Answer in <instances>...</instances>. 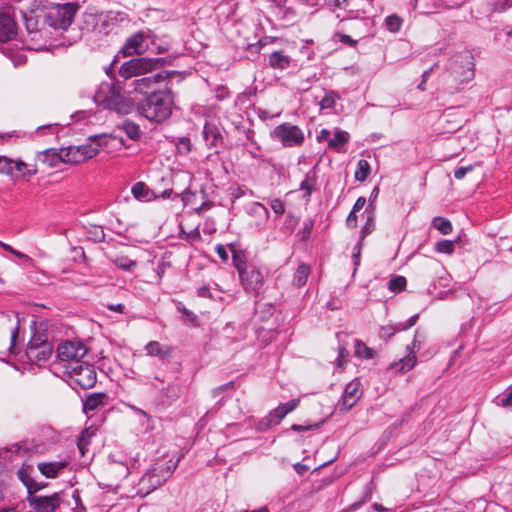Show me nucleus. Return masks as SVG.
Listing matches in <instances>:
<instances>
[{"label":"nucleus","mask_w":512,"mask_h":512,"mask_svg":"<svg viewBox=\"0 0 512 512\" xmlns=\"http://www.w3.org/2000/svg\"><path fill=\"white\" fill-rule=\"evenodd\" d=\"M174 96L169 88L153 90L136 102L137 113L152 124H163L172 115Z\"/></svg>","instance_id":"obj_1"},{"label":"nucleus","mask_w":512,"mask_h":512,"mask_svg":"<svg viewBox=\"0 0 512 512\" xmlns=\"http://www.w3.org/2000/svg\"><path fill=\"white\" fill-rule=\"evenodd\" d=\"M475 76L474 57L466 52L456 56L450 63L443 80L450 92H458L461 86L472 81Z\"/></svg>","instance_id":"obj_2"},{"label":"nucleus","mask_w":512,"mask_h":512,"mask_svg":"<svg viewBox=\"0 0 512 512\" xmlns=\"http://www.w3.org/2000/svg\"><path fill=\"white\" fill-rule=\"evenodd\" d=\"M93 99L97 105L118 114H129L132 109L130 101L124 97L122 87L118 82H102Z\"/></svg>","instance_id":"obj_3"},{"label":"nucleus","mask_w":512,"mask_h":512,"mask_svg":"<svg viewBox=\"0 0 512 512\" xmlns=\"http://www.w3.org/2000/svg\"><path fill=\"white\" fill-rule=\"evenodd\" d=\"M175 56L165 57H137L124 62L119 68V75L125 80L150 73L153 70L171 65Z\"/></svg>","instance_id":"obj_4"},{"label":"nucleus","mask_w":512,"mask_h":512,"mask_svg":"<svg viewBox=\"0 0 512 512\" xmlns=\"http://www.w3.org/2000/svg\"><path fill=\"white\" fill-rule=\"evenodd\" d=\"M79 9L80 5L77 2L56 4L47 10L45 23L56 30H67L74 21Z\"/></svg>","instance_id":"obj_5"},{"label":"nucleus","mask_w":512,"mask_h":512,"mask_svg":"<svg viewBox=\"0 0 512 512\" xmlns=\"http://www.w3.org/2000/svg\"><path fill=\"white\" fill-rule=\"evenodd\" d=\"M238 275L240 284L246 293L254 296L260 294L265 283V274L260 266L251 263Z\"/></svg>","instance_id":"obj_6"},{"label":"nucleus","mask_w":512,"mask_h":512,"mask_svg":"<svg viewBox=\"0 0 512 512\" xmlns=\"http://www.w3.org/2000/svg\"><path fill=\"white\" fill-rule=\"evenodd\" d=\"M270 136L273 140L281 142L285 147L301 146L305 140L302 129L289 122L276 126L271 131Z\"/></svg>","instance_id":"obj_7"},{"label":"nucleus","mask_w":512,"mask_h":512,"mask_svg":"<svg viewBox=\"0 0 512 512\" xmlns=\"http://www.w3.org/2000/svg\"><path fill=\"white\" fill-rule=\"evenodd\" d=\"M87 347L81 341L66 340L56 349V357L62 362H69L67 368L80 362L87 354Z\"/></svg>","instance_id":"obj_8"},{"label":"nucleus","mask_w":512,"mask_h":512,"mask_svg":"<svg viewBox=\"0 0 512 512\" xmlns=\"http://www.w3.org/2000/svg\"><path fill=\"white\" fill-rule=\"evenodd\" d=\"M69 369L70 378L82 389H89L95 385L97 374L93 365L81 360L75 365H71Z\"/></svg>","instance_id":"obj_9"},{"label":"nucleus","mask_w":512,"mask_h":512,"mask_svg":"<svg viewBox=\"0 0 512 512\" xmlns=\"http://www.w3.org/2000/svg\"><path fill=\"white\" fill-rule=\"evenodd\" d=\"M32 512H56L60 507L62 499L60 493L56 492L49 496H27Z\"/></svg>","instance_id":"obj_10"},{"label":"nucleus","mask_w":512,"mask_h":512,"mask_svg":"<svg viewBox=\"0 0 512 512\" xmlns=\"http://www.w3.org/2000/svg\"><path fill=\"white\" fill-rule=\"evenodd\" d=\"M202 135L209 149H214L218 153L219 150L224 148L222 129L215 123L205 122Z\"/></svg>","instance_id":"obj_11"},{"label":"nucleus","mask_w":512,"mask_h":512,"mask_svg":"<svg viewBox=\"0 0 512 512\" xmlns=\"http://www.w3.org/2000/svg\"><path fill=\"white\" fill-rule=\"evenodd\" d=\"M147 49L146 34L144 32H137L126 40L123 47L119 50V54H122L124 57L134 54L140 55Z\"/></svg>","instance_id":"obj_12"},{"label":"nucleus","mask_w":512,"mask_h":512,"mask_svg":"<svg viewBox=\"0 0 512 512\" xmlns=\"http://www.w3.org/2000/svg\"><path fill=\"white\" fill-rule=\"evenodd\" d=\"M171 73L167 71H160L153 75L144 76L141 78H136L132 81L131 86H133L134 91L143 94L144 96L150 93V89L154 84L160 83L166 80Z\"/></svg>","instance_id":"obj_13"},{"label":"nucleus","mask_w":512,"mask_h":512,"mask_svg":"<svg viewBox=\"0 0 512 512\" xmlns=\"http://www.w3.org/2000/svg\"><path fill=\"white\" fill-rule=\"evenodd\" d=\"M360 395V383L356 380L349 382L344 389L341 401L338 403L339 409L343 412L349 411L357 403Z\"/></svg>","instance_id":"obj_14"},{"label":"nucleus","mask_w":512,"mask_h":512,"mask_svg":"<svg viewBox=\"0 0 512 512\" xmlns=\"http://www.w3.org/2000/svg\"><path fill=\"white\" fill-rule=\"evenodd\" d=\"M286 415L287 411L283 410V408L278 405L267 416L258 421L256 424V430L258 432H265L270 428L277 426Z\"/></svg>","instance_id":"obj_15"},{"label":"nucleus","mask_w":512,"mask_h":512,"mask_svg":"<svg viewBox=\"0 0 512 512\" xmlns=\"http://www.w3.org/2000/svg\"><path fill=\"white\" fill-rule=\"evenodd\" d=\"M16 36V23L7 13L0 11V43H7Z\"/></svg>","instance_id":"obj_16"},{"label":"nucleus","mask_w":512,"mask_h":512,"mask_svg":"<svg viewBox=\"0 0 512 512\" xmlns=\"http://www.w3.org/2000/svg\"><path fill=\"white\" fill-rule=\"evenodd\" d=\"M232 256L233 266L236 268L237 273H241L243 269L249 266L247 263V252L240 242H231L227 245Z\"/></svg>","instance_id":"obj_17"},{"label":"nucleus","mask_w":512,"mask_h":512,"mask_svg":"<svg viewBox=\"0 0 512 512\" xmlns=\"http://www.w3.org/2000/svg\"><path fill=\"white\" fill-rule=\"evenodd\" d=\"M419 318L418 314H414L407 321L400 322L396 325L382 326L379 329V337L388 341L397 331H405L413 327Z\"/></svg>","instance_id":"obj_18"},{"label":"nucleus","mask_w":512,"mask_h":512,"mask_svg":"<svg viewBox=\"0 0 512 512\" xmlns=\"http://www.w3.org/2000/svg\"><path fill=\"white\" fill-rule=\"evenodd\" d=\"M68 466L66 461H42L37 464L39 472L46 478L58 477Z\"/></svg>","instance_id":"obj_19"},{"label":"nucleus","mask_w":512,"mask_h":512,"mask_svg":"<svg viewBox=\"0 0 512 512\" xmlns=\"http://www.w3.org/2000/svg\"><path fill=\"white\" fill-rule=\"evenodd\" d=\"M53 354L52 343H44L43 346L25 351V355L30 362H46Z\"/></svg>","instance_id":"obj_20"},{"label":"nucleus","mask_w":512,"mask_h":512,"mask_svg":"<svg viewBox=\"0 0 512 512\" xmlns=\"http://www.w3.org/2000/svg\"><path fill=\"white\" fill-rule=\"evenodd\" d=\"M38 160L48 167H56L64 163L63 151L61 149L50 148L39 153Z\"/></svg>","instance_id":"obj_21"},{"label":"nucleus","mask_w":512,"mask_h":512,"mask_svg":"<svg viewBox=\"0 0 512 512\" xmlns=\"http://www.w3.org/2000/svg\"><path fill=\"white\" fill-rule=\"evenodd\" d=\"M416 363H417V358L415 356V351L410 350L409 353L405 357L399 359L398 361L392 362L389 365V369L395 370V371L401 372V373L408 372L414 368Z\"/></svg>","instance_id":"obj_22"},{"label":"nucleus","mask_w":512,"mask_h":512,"mask_svg":"<svg viewBox=\"0 0 512 512\" xmlns=\"http://www.w3.org/2000/svg\"><path fill=\"white\" fill-rule=\"evenodd\" d=\"M145 351L147 355L158 357L160 360H165L171 355V347L167 345H162L158 341H150L145 346Z\"/></svg>","instance_id":"obj_23"},{"label":"nucleus","mask_w":512,"mask_h":512,"mask_svg":"<svg viewBox=\"0 0 512 512\" xmlns=\"http://www.w3.org/2000/svg\"><path fill=\"white\" fill-rule=\"evenodd\" d=\"M132 195L137 200L151 201L158 199V195L144 183L137 182L131 188Z\"/></svg>","instance_id":"obj_24"},{"label":"nucleus","mask_w":512,"mask_h":512,"mask_svg":"<svg viewBox=\"0 0 512 512\" xmlns=\"http://www.w3.org/2000/svg\"><path fill=\"white\" fill-rule=\"evenodd\" d=\"M107 398L105 393H93L89 395L83 403V411L87 414L104 406V399Z\"/></svg>","instance_id":"obj_25"},{"label":"nucleus","mask_w":512,"mask_h":512,"mask_svg":"<svg viewBox=\"0 0 512 512\" xmlns=\"http://www.w3.org/2000/svg\"><path fill=\"white\" fill-rule=\"evenodd\" d=\"M34 467L31 464L23 463L22 466L17 471V477L22 482V484L26 487L27 491L31 489L32 484L34 483L33 478Z\"/></svg>","instance_id":"obj_26"},{"label":"nucleus","mask_w":512,"mask_h":512,"mask_svg":"<svg viewBox=\"0 0 512 512\" xmlns=\"http://www.w3.org/2000/svg\"><path fill=\"white\" fill-rule=\"evenodd\" d=\"M182 394V388L177 383L169 384L162 392V403L170 405L175 402Z\"/></svg>","instance_id":"obj_27"},{"label":"nucleus","mask_w":512,"mask_h":512,"mask_svg":"<svg viewBox=\"0 0 512 512\" xmlns=\"http://www.w3.org/2000/svg\"><path fill=\"white\" fill-rule=\"evenodd\" d=\"M269 65L274 69H286L290 65V57L283 51H274L269 55Z\"/></svg>","instance_id":"obj_28"},{"label":"nucleus","mask_w":512,"mask_h":512,"mask_svg":"<svg viewBox=\"0 0 512 512\" xmlns=\"http://www.w3.org/2000/svg\"><path fill=\"white\" fill-rule=\"evenodd\" d=\"M13 172L15 179L19 178H29L36 174L37 170L35 168H30L29 165L21 160L13 161Z\"/></svg>","instance_id":"obj_29"},{"label":"nucleus","mask_w":512,"mask_h":512,"mask_svg":"<svg viewBox=\"0 0 512 512\" xmlns=\"http://www.w3.org/2000/svg\"><path fill=\"white\" fill-rule=\"evenodd\" d=\"M311 268L308 264L301 263L298 268L296 269V272L293 277V285L300 288L304 286L307 282V279L310 275Z\"/></svg>","instance_id":"obj_30"},{"label":"nucleus","mask_w":512,"mask_h":512,"mask_svg":"<svg viewBox=\"0 0 512 512\" xmlns=\"http://www.w3.org/2000/svg\"><path fill=\"white\" fill-rule=\"evenodd\" d=\"M62 151H63L64 163L80 164L82 162H85V156H81L80 153H78L79 148H76V146H69L67 148H62Z\"/></svg>","instance_id":"obj_31"},{"label":"nucleus","mask_w":512,"mask_h":512,"mask_svg":"<svg viewBox=\"0 0 512 512\" xmlns=\"http://www.w3.org/2000/svg\"><path fill=\"white\" fill-rule=\"evenodd\" d=\"M142 481H147L152 490H154L164 484L166 479L159 472L158 468H154L142 477Z\"/></svg>","instance_id":"obj_32"},{"label":"nucleus","mask_w":512,"mask_h":512,"mask_svg":"<svg viewBox=\"0 0 512 512\" xmlns=\"http://www.w3.org/2000/svg\"><path fill=\"white\" fill-rule=\"evenodd\" d=\"M111 262L119 269L123 271H132L137 267V262L135 260L130 259L126 255H116L111 258Z\"/></svg>","instance_id":"obj_33"},{"label":"nucleus","mask_w":512,"mask_h":512,"mask_svg":"<svg viewBox=\"0 0 512 512\" xmlns=\"http://www.w3.org/2000/svg\"><path fill=\"white\" fill-rule=\"evenodd\" d=\"M126 136L131 140H138L141 137V130L138 124L130 120H124L120 126Z\"/></svg>","instance_id":"obj_34"},{"label":"nucleus","mask_w":512,"mask_h":512,"mask_svg":"<svg viewBox=\"0 0 512 512\" xmlns=\"http://www.w3.org/2000/svg\"><path fill=\"white\" fill-rule=\"evenodd\" d=\"M349 133L336 130L334 136L328 140V147L340 151L341 147L349 141Z\"/></svg>","instance_id":"obj_35"},{"label":"nucleus","mask_w":512,"mask_h":512,"mask_svg":"<svg viewBox=\"0 0 512 512\" xmlns=\"http://www.w3.org/2000/svg\"><path fill=\"white\" fill-rule=\"evenodd\" d=\"M44 343H51L48 339V334L44 331H34L29 342L26 345L25 351H29L32 350L33 348L43 346Z\"/></svg>","instance_id":"obj_36"},{"label":"nucleus","mask_w":512,"mask_h":512,"mask_svg":"<svg viewBox=\"0 0 512 512\" xmlns=\"http://www.w3.org/2000/svg\"><path fill=\"white\" fill-rule=\"evenodd\" d=\"M354 353L356 357L363 358V359H372L375 356V351L368 347L364 342H362L359 339L355 340L354 345Z\"/></svg>","instance_id":"obj_37"},{"label":"nucleus","mask_w":512,"mask_h":512,"mask_svg":"<svg viewBox=\"0 0 512 512\" xmlns=\"http://www.w3.org/2000/svg\"><path fill=\"white\" fill-rule=\"evenodd\" d=\"M370 208L371 204H369L365 210V214L367 215V217L366 222L361 229L360 240L362 241L366 236H368L375 230V216L374 213L370 211Z\"/></svg>","instance_id":"obj_38"},{"label":"nucleus","mask_w":512,"mask_h":512,"mask_svg":"<svg viewBox=\"0 0 512 512\" xmlns=\"http://www.w3.org/2000/svg\"><path fill=\"white\" fill-rule=\"evenodd\" d=\"M340 99L336 91L329 90L325 92L324 97L320 100L319 106L321 110L333 109L337 100Z\"/></svg>","instance_id":"obj_39"},{"label":"nucleus","mask_w":512,"mask_h":512,"mask_svg":"<svg viewBox=\"0 0 512 512\" xmlns=\"http://www.w3.org/2000/svg\"><path fill=\"white\" fill-rule=\"evenodd\" d=\"M494 403L502 408L512 409V385L494 398Z\"/></svg>","instance_id":"obj_40"},{"label":"nucleus","mask_w":512,"mask_h":512,"mask_svg":"<svg viewBox=\"0 0 512 512\" xmlns=\"http://www.w3.org/2000/svg\"><path fill=\"white\" fill-rule=\"evenodd\" d=\"M176 308L182 314L181 320L184 323L191 324L193 326H196L198 324L197 315L193 311L187 309L183 303L178 302Z\"/></svg>","instance_id":"obj_41"},{"label":"nucleus","mask_w":512,"mask_h":512,"mask_svg":"<svg viewBox=\"0 0 512 512\" xmlns=\"http://www.w3.org/2000/svg\"><path fill=\"white\" fill-rule=\"evenodd\" d=\"M431 225L443 235H448L453 230L452 223L448 219L442 217H434Z\"/></svg>","instance_id":"obj_42"},{"label":"nucleus","mask_w":512,"mask_h":512,"mask_svg":"<svg viewBox=\"0 0 512 512\" xmlns=\"http://www.w3.org/2000/svg\"><path fill=\"white\" fill-rule=\"evenodd\" d=\"M370 170V165L366 160H359L354 174L355 179L360 182L365 181L370 175Z\"/></svg>","instance_id":"obj_43"},{"label":"nucleus","mask_w":512,"mask_h":512,"mask_svg":"<svg viewBox=\"0 0 512 512\" xmlns=\"http://www.w3.org/2000/svg\"><path fill=\"white\" fill-rule=\"evenodd\" d=\"M407 280L404 276L397 275L392 277L388 282V288L394 293L403 291L406 288Z\"/></svg>","instance_id":"obj_44"},{"label":"nucleus","mask_w":512,"mask_h":512,"mask_svg":"<svg viewBox=\"0 0 512 512\" xmlns=\"http://www.w3.org/2000/svg\"><path fill=\"white\" fill-rule=\"evenodd\" d=\"M403 20L396 14L389 15L385 18V26L388 31L397 33L400 31Z\"/></svg>","instance_id":"obj_45"},{"label":"nucleus","mask_w":512,"mask_h":512,"mask_svg":"<svg viewBox=\"0 0 512 512\" xmlns=\"http://www.w3.org/2000/svg\"><path fill=\"white\" fill-rule=\"evenodd\" d=\"M89 140L95 144L96 147H98V151L100 148L107 147L110 142L115 141L116 138L112 135L108 134H100V135H93L89 137Z\"/></svg>","instance_id":"obj_46"},{"label":"nucleus","mask_w":512,"mask_h":512,"mask_svg":"<svg viewBox=\"0 0 512 512\" xmlns=\"http://www.w3.org/2000/svg\"><path fill=\"white\" fill-rule=\"evenodd\" d=\"M332 41L334 43H341L345 46L356 47L357 41L354 40L351 36L344 34L341 31H336L332 36Z\"/></svg>","instance_id":"obj_47"},{"label":"nucleus","mask_w":512,"mask_h":512,"mask_svg":"<svg viewBox=\"0 0 512 512\" xmlns=\"http://www.w3.org/2000/svg\"><path fill=\"white\" fill-rule=\"evenodd\" d=\"M455 242L443 239L435 244V251L438 253L452 254L454 252Z\"/></svg>","instance_id":"obj_48"},{"label":"nucleus","mask_w":512,"mask_h":512,"mask_svg":"<svg viewBox=\"0 0 512 512\" xmlns=\"http://www.w3.org/2000/svg\"><path fill=\"white\" fill-rule=\"evenodd\" d=\"M13 159L6 156H0V173L14 176Z\"/></svg>","instance_id":"obj_49"},{"label":"nucleus","mask_w":512,"mask_h":512,"mask_svg":"<svg viewBox=\"0 0 512 512\" xmlns=\"http://www.w3.org/2000/svg\"><path fill=\"white\" fill-rule=\"evenodd\" d=\"M88 233L91 235V238L97 242L101 243L105 241V233L101 226H93Z\"/></svg>","instance_id":"obj_50"},{"label":"nucleus","mask_w":512,"mask_h":512,"mask_svg":"<svg viewBox=\"0 0 512 512\" xmlns=\"http://www.w3.org/2000/svg\"><path fill=\"white\" fill-rule=\"evenodd\" d=\"M314 223L315 221L313 219H309L304 223L302 229L299 231L301 240L306 241L310 237L311 231L314 227Z\"/></svg>","instance_id":"obj_51"},{"label":"nucleus","mask_w":512,"mask_h":512,"mask_svg":"<svg viewBox=\"0 0 512 512\" xmlns=\"http://www.w3.org/2000/svg\"><path fill=\"white\" fill-rule=\"evenodd\" d=\"M251 213L258 215V216H262L265 219H267L269 217L268 209L263 204H261L259 202H254L251 205Z\"/></svg>","instance_id":"obj_52"},{"label":"nucleus","mask_w":512,"mask_h":512,"mask_svg":"<svg viewBox=\"0 0 512 512\" xmlns=\"http://www.w3.org/2000/svg\"><path fill=\"white\" fill-rule=\"evenodd\" d=\"M361 250H362V240L359 239L358 243L353 248L352 259L354 263V272L357 270V267L360 265L361 261Z\"/></svg>","instance_id":"obj_53"},{"label":"nucleus","mask_w":512,"mask_h":512,"mask_svg":"<svg viewBox=\"0 0 512 512\" xmlns=\"http://www.w3.org/2000/svg\"><path fill=\"white\" fill-rule=\"evenodd\" d=\"M82 150H85L84 151L85 161L88 160V159L93 158L94 156H96L98 154V147H96L93 142L87 143V144H83L82 145Z\"/></svg>","instance_id":"obj_54"},{"label":"nucleus","mask_w":512,"mask_h":512,"mask_svg":"<svg viewBox=\"0 0 512 512\" xmlns=\"http://www.w3.org/2000/svg\"><path fill=\"white\" fill-rule=\"evenodd\" d=\"M18 333H19V321H17L16 326L13 328V330L11 332L10 345H9V348H8L10 354H17V351H16V340H17V337H18Z\"/></svg>","instance_id":"obj_55"},{"label":"nucleus","mask_w":512,"mask_h":512,"mask_svg":"<svg viewBox=\"0 0 512 512\" xmlns=\"http://www.w3.org/2000/svg\"><path fill=\"white\" fill-rule=\"evenodd\" d=\"M323 424V421L309 424V425H300V424H293L291 426V429L295 432H303V431H310V430H316Z\"/></svg>","instance_id":"obj_56"},{"label":"nucleus","mask_w":512,"mask_h":512,"mask_svg":"<svg viewBox=\"0 0 512 512\" xmlns=\"http://www.w3.org/2000/svg\"><path fill=\"white\" fill-rule=\"evenodd\" d=\"M270 206L274 213L278 216L283 215L285 212L284 202L280 199H273L270 203Z\"/></svg>","instance_id":"obj_57"},{"label":"nucleus","mask_w":512,"mask_h":512,"mask_svg":"<svg viewBox=\"0 0 512 512\" xmlns=\"http://www.w3.org/2000/svg\"><path fill=\"white\" fill-rule=\"evenodd\" d=\"M86 433H87L86 431H83L81 433V435L78 438V443H77L78 449L82 456L85 455L86 451L88 450V445H89V442L86 440Z\"/></svg>","instance_id":"obj_58"},{"label":"nucleus","mask_w":512,"mask_h":512,"mask_svg":"<svg viewBox=\"0 0 512 512\" xmlns=\"http://www.w3.org/2000/svg\"><path fill=\"white\" fill-rule=\"evenodd\" d=\"M473 170V165L468 166H461L454 170V177L457 180L463 179L468 172H471Z\"/></svg>","instance_id":"obj_59"},{"label":"nucleus","mask_w":512,"mask_h":512,"mask_svg":"<svg viewBox=\"0 0 512 512\" xmlns=\"http://www.w3.org/2000/svg\"><path fill=\"white\" fill-rule=\"evenodd\" d=\"M177 467V463L168 464L166 466L158 468L159 472H161L162 476L167 480L173 474L174 470Z\"/></svg>","instance_id":"obj_60"},{"label":"nucleus","mask_w":512,"mask_h":512,"mask_svg":"<svg viewBox=\"0 0 512 512\" xmlns=\"http://www.w3.org/2000/svg\"><path fill=\"white\" fill-rule=\"evenodd\" d=\"M314 179H311L309 175L305 177V179L300 183V189L306 191V195L310 197L312 193V187L313 184L311 181Z\"/></svg>","instance_id":"obj_61"},{"label":"nucleus","mask_w":512,"mask_h":512,"mask_svg":"<svg viewBox=\"0 0 512 512\" xmlns=\"http://www.w3.org/2000/svg\"><path fill=\"white\" fill-rule=\"evenodd\" d=\"M300 403V399L299 398H295V399H291L290 401L284 403V404H279L283 410L287 411V414L292 412L293 410H295L297 408V406L299 405Z\"/></svg>","instance_id":"obj_62"},{"label":"nucleus","mask_w":512,"mask_h":512,"mask_svg":"<svg viewBox=\"0 0 512 512\" xmlns=\"http://www.w3.org/2000/svg\"><path fill=\"white\" fill-rule=\"evenodd\" d=\"M227 248L226 246L222 245V244H218L216 245L215 247V251L217 253V255L219 256V258L223 261V262H227L228 259H229V255H228V251H227Z\"/></svg>","instance_id":"obj_63"},{"label":"nucleus","mask_w":512,"mask_h":512,"mask_svg":"<svg viewBox=\"0 0 512 512\" xmlns=\"http://www.w3.org/2000/svg\"><path fill=\"white\" fill-rule=\"evenodd\" d=\"M357 211H354L353 209L350 211V213L348 214L347 218H346V225L347 227L353 229V228H356L357 227V215H356Z\"/></svg>","instance_id":"obj_64"}]
</instances>
